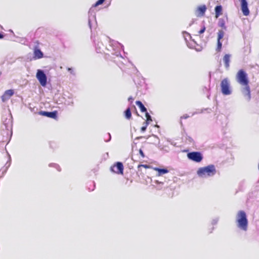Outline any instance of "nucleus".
<instances>
[{"label":"nucleus","instance_id":"f257e3e1","mask_svg":"<svg viewBox=\"0 0 259 259\" xmlns=\"http://www.w3.org/2000/svg\"><path fill=\"white\" fill-rule=\"evenodd\" d=\"M236 78L237 81L242 86L244 87L242 90L243 95L247 100L251 98L250 90L249 85V79L247 74L243 69L239 70L236 74Z\"/></svg>","mask_w":259,"mask_h":259},{"label":"nucleus","instance_id":"f03ea898","mask_svg":"<svg viewBox=\"0 0 259 259\" xmlns=\"http://www.w3.org/2000/svg\"><path fill=\"white\" fill-rule=\"evenodd\" d=\"M236 222L237 226L241 229L246 231L248 226V221L245 212L243 210H240L237 214Z\"/></svg>","mask_w":259,"mask_h":259},{"label":"nucleus","instance_id":"7ed1b4c3","mask_svg":"<svg viewBox=\"0 0 259 259\" xmlns=\"http://www.w3.org/2000/svg\"><path fill=\"white\" fill-rule=\"evenodd\" d=\"M216 169L213 165H209L201 167L197 170V174L200 177H210L215 175Z\"/></svg>","mask_w":259,"mask_h":259},{"label":"nucleus","instance_id":"20e7f679","mask_svg":"<svg viewBox=\"0 0 259 259\" xmlns=\"http://www.w3.org/2000/svg\"><path fill=\"white\" fill-rule=\"evenodd\" d=\"M221 91L224 95H229L231 94L232 91L230 87V83L228 78L223 79L221 82Z\"/></svg>","mask_w":259,"mask_h":259},{"label":"nucleus","instance_id":"39448f33","mask_svg":"<svg viewBox=\"0 0 259 259\" xmlns=\"http://www.w3.org/2000/svg\"><path fill=\"white\" fill-rule=\"evenodd\" d=\"M188 158L196 162H200L203 159L201 153L199 152H192L187 154Z\"/></svg>","mask_w":259,"mask_h":259},{"label":"nucleus","instance_id":"423d86ee","mask_svg":"<svg viewBox=\"0 0 259 259\" xmlns=\"http://www.w3.org/2000/svg\"><path fill=\"white\" fill-rule=\"evenodd\" d=\"M36 77L39 81L40 84L42 87H45L47 82V78L46 75L45 74L43 71L41 70H37Z\"/></svg>","mask_w":259,"mask_h":259},{"label":"nucleus","instance_id":"0eeeda50","mask_svg":"<svg viewBox=\"0 0 259 259\" xmlns=\"http://www.w3.org/2000/svg\"><path fill=\"white\" fill-rule=\"evenodd\" d=\"M112 172L119 175L123 174V165L121 162H117L110 167Z\"/></svg>","mask_w":259,"mask_h":259},{"label":"nucleus","instance_id":"6e6552de","mask_svg":"<svg viewBox=\"0 0 259 259\" xmlns=\"http://www.w3.org/2000/svg\"><path fill=\"white\" fill-rule=\"evenodd\" d=\"M224 31L223 30H219L218 32L217 47L216 49V51L218 52H220L221 51L222 44L221 42V39L224 37Z\"/></svg>","mask_w":259,"mask_h":259},{"label":"nucleus","instance_id":"1a4fd4ad","mask_svg":"<svg viewBox=\"0 0 259 259\" xmlns=\"http://www.w3.org/2000/svg\"><path fill=\"white\" fill-rule=\"evenodd\" d=\"M207 8L205 5H203L198 6L195 11V14L197 17H201L204 15Z\"/></svg>","mask_w":259,"mask_h":259},{"label":"nucleus","instance_id":"9d476101","mask_svg":"<svg viewBox=\"0 0 259 259\" xmlns=\"http://www.w3.org/2000/svg\"><path fill=\"white\" fill-rule=\"evenodd\" d=\"M241 3V8L243 14L247 16L249 14V10L248 8V5L246 0H240Z\"/></svg>","mask_w":259,"mask_h":259},{"label":"nucleus","instance_id":"9b49d317","mask_svg":"<svg viewBox=\"0 0 259 259\" xmlns=\"http://www.w3.org/2000/svg\"><path fill=\"white\" fill-rule=\"evenodd\" d=\"M14 94L13 90H8L5 92L4 94L2 95L1 99L3 102H5L8 100Z\"/></svg>","mask_w":259,"mask_h":259},{"label":"nucleus","instance_id":"f8f14e48","mask_svg":"<svg viewBox=\"0 0 259 259\" xmlns=\"http://www.w3.org/2000/svg\"><path fill=\"white\" fill-rule=\"evenodd\" d=\"M39 114L41 115L45 116L53 119H56L57 118V111H54L53 112L40 111Z\"/></svg>","mask_w":259,"mask_h":259},{"label":"nucleus","instance_id":"ddd939ff","mask_svg":"<svg viewBox=\"0 0 259 259\" xmlns=\"http://www.w3.org/2000/svg\"><path fill=\"white\" fill-rule=\"evenodd\" d=\"M228 21V17L226 16V18H220L219 20L218 25L222 28V30H226L227 27L226 26V22Z\"/></svg>","mask_w":259,"mask_h":259},{"label":"nucleus","instance_id":"4468645a","mask_svg":"<svg viewBox=\"0 0 259 259\" xmlns=\"http://www.w3.org/2000/svg\"><path fill=\"white\" fill-rule=\"evenodd\" d=\"M215 18H218L223 14V7L221 5H218L214 8Z\"/></svg>","mask_w":259,"mask_h":259},{"label":"nucleus","instance_id":"2eb2a0df","mask_svg":"<svg viewBox=\"0 0 259 259\" xmlns=\"http://www.w3.org/2000/svg\"><path fill=\"white\" fill-rule=\"evenodd\" d=\"M34 57L35 59H40L43 57L42 52L36 47L34 50Z\"/></svg>","mask_w":259,"mask_h":259},{"label":"nucleus","instance_id":"dca6fc26","mask_svg":"<svg viewBox=\"0 0 259 259\" xmlns=\"http://www.w3.org/2000/svg\"><path fill=\"white\" fill-rule=\"evenodd\" d=\"M151 166L147 164H139L138 165V172L140 174V175H143L144 173L142 171V168H144L145 169L150 168Z\"/></svg>","mask_w":259,"mask_h":259},{"label":"nucleus","instance_id":"f3484780","mask_svg":"<svg viewBox=\"0 0 259 259\" xmlns=\"http://www.w3.org/2000/svg\"><path fill=\"white\" fill-rule=\"evenodd\" d=\"M223 61L226 68H229L230 66L229 63L230 61V55L229 54H226L223 57Z\"/></svg>","mask_w":259,"mask_h":259},{"label":"nucleus","instance_id":"a211bd4d","mask_svg":"<svg viewBox=\"0 0 259 259\" xmlns=\"http://www.w3.org/2000/svg\"><path fill=\"white\" fill-rule=\"evenodd\" d=\"M154 169L156 171H158V176H160L163 174H166L168 172V170L167 169H164V168H157V167H155L154 168Z\"/></svg>","mask_w":259,"mask_h":259},{"label":"nucleus","instance_id":"6ab92c4d","mask_svg":"<svg viewBox=\"0 0 259 259\" xmlns=\"http://www.w3.org/2000/svg\"><path fill=\"white\" fill-rule=\"evenodd\" d=\"M136 104L139 107L140 109V111L142 112H145L147 111V109L143 103L140 101H137L136 102Z\"/></svg>","mask_w":259,"mask_h":259},{"label":"nucleus","instance_id":"aec40b11","mask_svg":"<svg viewBox=\"0 0 259 259\" xmlns=\"http://www.w3.org/2000/svg\"><path fill=\"white\" fill-rule=\"evenodd\" d=\"M124 115L126 119L130 120L132 118V113L130 108H128L124 112Z\"/></svg>","mask_w":259,"mask_h":259},{"label":"nucleus","instance_id":"412c9836","mask_svg":"<svg viewBox=\"0 0 259 259\" xmlns=\"http://www.w3.org/2000/svg\"><path fill=\"white\" fill-rule=\"evenodd\" d=\"M145 112H146L145 116L146 117V120L144 122L147 123L149 124L150 123V122L152 121V120L151 117L149 115V114L148 112H147V111Z\"/></svg>","mask_w":259,"mask_h":259},{"label":"nucleus","instance_id":"4be33fe9","mask_svg":"<svg viewBox=\"0 0 259 259\" xmlns=\"http://www.w3.org/2000/svg\"><path fill=\"white\" fill-rule=\"evenodd\" d=\"M148 125V124L147 123H144V126H143L141 128V132H144L146 128H147V126Z\"/></svg>","mask_w":259,"mask_h":259},{"label":"nucleus","instance_id":"5701e85b","mask_svg":"<svg viewBox=\"0 0 259 259\" xmlns=\"http://www.w3.org/2000/svg\"><path fill=\"white\" fill-rule=\"evenodd\" d=\"M105 0H98L94 5V7H97L102 4Z\"/></svg>","mask_w":259,"mask_h":259},{"label":"nucleus","instance_id":"b1692460","mask_svg":"<svg viewBox=\"0 0 259 259\" xmlns=\"http://www.w3.org/2000/svg\"><path fill=\"white\" fill-rule=\"evenodd\" d=\"M206 28L204 26H203L201 29L198 31L199 34H201L205 31Z\"/></svg>","mask_w":259,"mask_h":259},{"label":"nucleus","instance_id":"393cba45","mask_svg":"<svg viewBox=\"0 0 259 259\" xmlns=\"http://www.w3.org/2000/svg\"><path fill=\"white\" fill-rule=\"evenodd\" d=\"M139 154L140 155H141V156L142 157V158H144L145 157V155L143 151V150L142 149H140L139 151Z\"/></svg>","mask_w":259,"mask_h":259},{"label":"nucleus","instance_id":"a878e982","mask_svg":"<svg viewBox=\"0 0 259 259\" xmlns=\"http://www.w3.org/2000/svg\"><path fill=\"white\" fill-rule=\"evenodd\" d=\"M154 183L155 184H156L157 185H163V182H159L158 180L155 181Z\"/></svg>","mask_w":259,"mask_h":259},{"label":"nucleus","instance_id":"bb28decb","mask_svg":"<svg viewBox=\"0 0 259 259\" xmlns=\"http://www.w3.org/2000/svg\"><path fill=\"white\" fill-rule=\"evenodd\" d=\"M189 117V116L186 115H184L182 116L181 117V119H186Z\"/></svg>","mask_w":259,"mask_h":259},{"label":"nucleus","instance_id":"cd10ccee","mask_svg":"<svg viewBox=\"0 0 259 259\" xmlns=\"http://www.w3.org/2000/svg\"><path fill=\"white\" fill-rule=\"evenodd\" d=\"M67 70H68V71H69L71 73H72V74H73V70H72V68H67Z\"/></svg>","mask_w":259,"mask_h":259},{"label":"nucleus","instance_id":"c85d7f7f","mask_svg":"<svg viewBox=\"0 0 259 259\" xmlns=\"http://www.w3.org/2000/svg\"><path fill=\"white\" fill-rule=\"evenodd\" d=\"M134 99L132 97H130L128 98V101H131L132 102L133 101Z\"/></svg>","mask_w":259,"mask_h":259},{"label":"nucleus","instance_id":"c756f323","mask_svg":"<svg viewBox=\"0 0 259 259\" xmlns=\"http://www.w3.org/2000/svg\"><path fill=\"white\" fill-rule=\"evenodd\" d=\"M4 35L0 33V39L4 38Z\"/></svg>","mask_w":259,"mask_h":259},{"label":"nucleus","instance_id":"7c9ffc66","mask_svg":"<svg viewBox=\"0 0 259 259\" xmlns=\"http://www.w3.org/2000/svg\"><path fill=\"white\" fill-rule=\"evenodd\" d=\"M36 43L37 44V45H38V44H39V42H38V41H36Z\"/></svg>","mask_w":259,"mask_h":259}]
</instances>
